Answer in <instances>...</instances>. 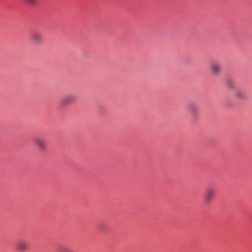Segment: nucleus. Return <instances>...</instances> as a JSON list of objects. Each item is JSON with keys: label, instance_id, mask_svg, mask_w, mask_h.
Listing matches in <instances>:
<instances>
[{"label": "nucleus", "instance_id": "0eeeda50", "mask_svg": "<svg viewBox=\"0 0 252 252\" xmlns=\"http://www.w3.org/2000/svg\"><path fill=\"white\" fill-rule=\"evenodd\" d=\"M189 110L190 113L195 116L198 112V107L196 104L193 102H190L188 105Z\"/></svg>", "mask_w": 252, "mask_h": 252}, {"label": "nucleus", "instance_id": "20e7f679", "mask_svg": "<svg viewBox=\"0 0 252 252\" xmlns=\"http://www.w3.org/2000/svg\"><path fill=\"white\" fill-rule=\"evenodd\" d=\"M30 39L33 44L36 45H41L44 43L42 36L39 33L35 32L31 33Z\"/></svg>", "mask_w": 252, "mask_h": 252}, {"label": "nucleus", "instance_id": "39448f33", "mask_svg": "<svg viewBox=\"0 0 252 252\" xmlns=\"http://www.w3.org/2000/svg\"><path fill=\"white\" fill-rule=\"evenodd\" d=\"M211 72L214 76H219L221 73L220 65L217 63L211 64Z\"/></svg>", "mask_w": 252, "mask_h": 252}, {"label": "nucleus", "instance_id": "423d86ee", "mask_svg": "<svg viewBox=\"0 0 252 252\" xmlns=\"http://www.w3.org/2000/svg\"><path fill=\"white\" fill-rule=\"evenodd\" d=\"M34 142L40 150H45L46 149V143L44 139L40 137H35L34 139Z\"/></svg>", "mask_w": 252, "mask_h": 252}, {"label": "nucleus", "instance_id": "9d476101", "mask_svg": "<svg viewBox=\"0 0 252 252\" xmlns=\"http://www.w3.org/2000/svg\"><path fill=\"white\" fill-rule=\"evenodd\" d=\"M225 84L227 89L229 90H233L235 89L234 81L230 78L226 79Z\"/></svg>", "mask_w": 252, "mask_h": 252}, {"label": "nucleus", "instance_id": "9b49d317", "mask_svg": "<svg viewBox=\"0 0 252 252\" xmlns=\"http://www.w3.org/2000/svg\"><path fill=\"white\" fill-rule=\"evenodd\" d=\"M27 4L31 6H35L37 4V0H24Z\"/></svg>", "mask_w": 252, "mask_h": 252}, {"label": "nucleus", "instance_id": "6e6552de", "mask_svg": "<svg viewBox=\"0 0 252 252\" xmlns=\"http://www.w3.org/2000/svg\"><path fill=\"white\" fill-rule=\"evenodd\" d=\"M57 251L58 252H76L74 250L62 244L59 246V248L57 249Z\"/></svg>", "mask_w": 252, "mask_h": 252}, {"label": "nucleus", "instance_id": "f03ea898", "mask_svg": "<svg viewBox=\"0 0 252 252\" xmlns=\"http://www.w3.org/2000/svg\"><path fill=\"white\" fill-rule=\"evenodd\" d=\"M216 194V190L211 188H207L204 193V202L205 204H210L213 200Z\"/></svg>", "mask_w": 252, "mask_h": 252}, {"label": "nucleus", "instance_id": "f257e3e1", "mask_svg": "<svg viewBox=\"0 0 252 252\" xmlns=\"http://www.w3.org/2000/svg\"><path fill=\"white\" fill-rule=\"evenodd\" d=\"M76 97V95L75 94H67L62 97L60 101V103L63 107H67L74 103Z\"/></svg>", "mask_w": 252, "mask_h": 252}, {"label": "nucleus", "instance_id": "1a4fd4ad", "mask_svg": "<svg viewBox=\"0 0 252 252\" xmlns=\"http://www.w3.org/2000/svg\"><path fill=\"white\" fill-rule=\"evenodd\" d=\"M235 96L239 99H245L246 98V92L240 89L236 90Z\"/></svg>", "mask_w": 252, "mask_h": 252}, {"label": "nucleus", "instance_id": "7ed1b4c3", "mask_svg": "<svg viewBox=\"0 0 252 252\" xmlns=\"http://www.w3.org/2000/svg\"><path fill=\"white\" fill-rule=\"evenodd\" d=\"M15 246L18 252H26L29 249L27 241L23 239L17 240L15 242Z\"/></svg>", "mask_w": 252, "mask_h": 252}]
</instances>
